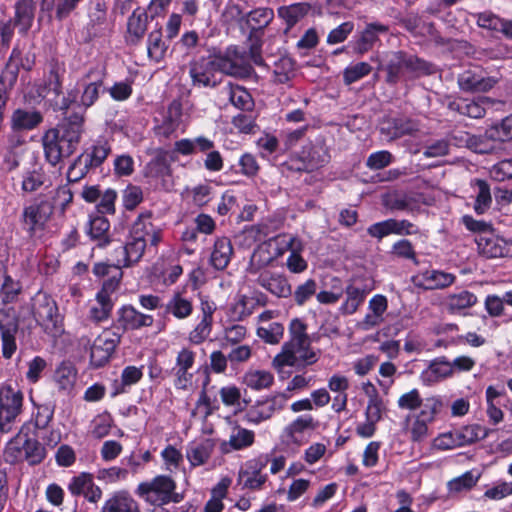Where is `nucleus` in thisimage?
<instances>
[{"instance_id":"1","label":"nucleus","mask_w":512,"mask_h":512,"mask_svg":"<svg viewBox=\"0 0 512 512\" xmlns=\"http://www.w3.org/2000/svg\"><path fill=\"white\" fill-rule=\"evenodd\" d=\"M252 67L236 46L227 48L223 55L202 57L190 65L189 75L194 86L214 88L221 82V74L247 77Z\"/></svg>"},{"instance_id":"2","label":"nucleus","mask_w":512,"mask_h":512,"mask_svg":"<svg viewBox=\"0 0 512 512\" xmlns=\"http://www.w3.org/2000/svg\"><path fill=\"white\" fill-rule=\"evenodd\" d=\"M84 116L73 113L56 128L49 129L42 137L46 160L56 166L63 158L71 156L77 149L83 133Z\"/></svg>"},{"instance_id":"3","label":"nucleus","mask_w":512,"mask_h":512,"mask_svg":"<svg viewBox=\"0 0 512 512\" xmlns=\"http://www.w3.org/2000/svg\"><path fill=\"white\" fill-rule=\"evenodd\" d=\"M385 62L386 82L390 85L436 73L434 64L405 51L388 52Z\"/></svg>"},{"instance_id":"4","label":"nucleus","mask_w":512,"mask_h":512,"mask_svg":"<svg viewBox=\"0 0 512 512\" xmlns=\"http://www.w3.org/2000/svg\"><path fill=\"white\" fill-rule=\"evenodd\" d=\"M24 393L16 385L4 382L0 385V432H11L23 413Z\"/></svg>"},{"instance_id":"5","label":"nucleus","mask_w":512,"mask_h":512,"mask_svg":"<svg viewBox=\"0 0 512 512\" xmlns=\"http://www.w3.org/2000/svg\"><path fill=\"white\" fill-rule=\"evenodd\" d=\"M32 313L37 323L52 336H60L63 332L62 318L58 313L55 300L48 294L39 291L32 298Z\"/></svg>"},{"instance_id":"6","label":"nucleus","mask_w":512,"mask_h":512,"mask_svg":"<svg viewBox=\"0 0 512 512\" xmlns=\"http://www.w3.org/2000/svg\"><path fill=\"white\" fill-rule=\"evenodd\" d=\"M175 481L166 475H158L151 480L141 482L136 494L150 505L161 506L169 502H178L175 493Z\"/></svg>"},{"instance_id":"7","label":"nucleus","mask_w":512,"mask_h":512,"mask_svg":"<svg viewBox=\"0 0 512 512\" xmlns=\"http://www.w3.org/2000/svg\"><path fill=\"white\" fill-rule=\"evenodd\" d=\"M320 354V350H315L311 344L283 345L281 352L274 357L272 365L279 372L286 366L302 370L315 364Z\"/></svg>"},{"instance_id":"8","label":"nucleus","mask_w":512,"mask_h":512,"mask_svg":"<svg viewBox=\"0 0 512 512\" xmlns=\"http://www.w3.org/2000/svg\"><path fill=\"white\" fill-rule=\"evenodd\" d=\"M54 213V204L46 197L36 198L22 211L21 221L24 230L33 237L43 231Z\"/></svg>"},{"instance_id":"9","label":"nucleus","mask_w":512,"mask_h":512,"mask_svg":"<svg viewBox=\"0 0 512 512\" xmlns=\"http://www.w3.org/2000/svg\"><path fill=\"white\" fill-rule=\"evenodd\" d=\"M106 68L98 63L91 66L78 80L77 85L82 89L80 105L85 109L93 106L103 91Z\"/></svg>"},{"instance_id":"10","label":"nucleus","mask_w":512,"mask_h":512,"mask_svg":"<svg viewBox=\"0 0 512 512\" xmlns=\"http://www.w3.org/2000/svg\"><path fill=\"white\" fill-rule=\"evenodd\" d=\"M289 397L290 396L285 393H278L257 400L247 409L244 415L245 421L251 425H259L271 419L276 412L281 411L285 407Z\"/></svg>"},{"instance_id":"11","label":"nucleus","mask_w":512,"mask_h":512,"mask_svg":"<svg viewBox=\"0 0 512 512\" xmlns=\"http://www.w3.org/2000/svg\"><path fill=\"white\" fill-rule=\"evenodd\" d=\"M319 422L310 414H303L295 418L284 427L281 432V442L287 447H300L307 442L305 434L316 430Z\"/></svg>"},{"instance_id":"12","label":"nucleus","mask_w":512,"mask_h":512,"mask_svg":"<svg viewBox=\"0 0 512 512\" xmlns=\"http://www.w3.org/2000/svg\"><path fill=\"white\" fill-rule=\"evenodd\" d=\"M268 463L267 458H253L244 463L238 472V483L244 489L261 490L268 477L263 473Z\"/></svg>"},{"instance_id":"13","label":"nucleus","mask_w":512,"mask_h":512,"mask_svg":"<svg viewBox=\"0 0 512 512\" xmlns=\"http://www.w3.org/2000/svg\"><path fill=\"white\" fill-rule=\"evenodd\" d=\"M475 242L478 252L486 258L512 256V242L501 237L494 229L476 236Z\"/></svg>"},{"instance_id":"14","label":"nucleus","mask_w":512,"mask_h":512,"mask_svg":"<svg viewBox=\"0 0 512 512\" xmlns=\"http://www.w3.org/2000/svg\"><path fill=\"white\" fill-rule=\"evenodd\" d=\"M183 116L182 103L179 100H173L163 112L161 122L154 128L156 136L169 139L178 130L184 131L185 123Z\"/></svg>"},{"instance_id":"15","label":"nucleus","mask_w":512,"mask_h":512,"mask_svg":"<svg viewBox=\"0 0 512 512\" xmlns=\"http://www.w3.org/2000/svg\"><path fill=\"white\" fill-rule=\"evenodd\" d=\"M120 339L121 335L112 330H104L98 335L90 348L91 364L95 367L106 364L120 343Z\"/></svg>"},{"instance_id":"16","label":"nucleus","mask_w":512,"mask_h":512,"mask_svg":"<svg viewBox=\"0 0 512 512\" xmlns=\"http://www.w3.org/2000/svg\"><path fill=\"white\" fill-rule=\"evenodd\" d=\"M494 104V100L486 96H478L472 99L457 98L450 100L447 107L450 111L473 119L483 118L488 107Z\"/></svg>"},{"instance_id":"17","label":"nucleus","mask_w":512,"mask_h":512,"mask_svg":"<svg viewBox=\"0 0 512 512\" xmlns=\"http://www.w3.org/2000/svg\"><path fill=\"white\" fill-rule=\"evenodd\" d=\"M456 275L442 270L430 269L413 276V284L423 290H438L452 286Z\"/></svg>"},{"instance_id":"18","label":"nucleus","mask_w":512,"mask_h":512,"mask_svg":"<svg viewBox=\"0 0 512 512\" xmlns=\"http://www.w3.org/2000/svg\"><path fill=\"white\" fill-rule=\"evenodd\" d=\"M130 232L145 240L146 244L150 246H157L162 239V229L153 223L150 211L138 215Z\"/></svg>"},{"instance_id":"19","label":"nucleus","mask_w":512,"mask_h":512,"mask_svg":"<svg viewBox=\"0 0 512 512\" xmlns=\"http://www.w3.org/2000/svg\"><path fill=\"white\" fill-rule=\"evenodd\" d=\"M146 246L145 240L130 232L126 243L115 250L117 262L123 267L137 263L142 258Z\"/></svg>"},{"instance_id":"20","label":"nucleus","mask_w":512,"mask_h":512,"mask_svg":"<svg viewBox=\"0 0 512 512\" xmlns=\"http://www.w3.org/2000/svg\"><path fill=\"white\" fill-rule=\"evenodd\" d=\"M257 284L277 297H289L292 289L286 277L278 272L264 269L256 280Z\"/></svg>"},{"instance_id":"21","label":"nucleus","mask_w":512,"mask_h":512,"mask_svg":"<svg viewBox=\"0 0 512 512\" xmlns=\"http://www.w3.org/2000/svg\"><path fill=\"white\" fill-rule=\"evenodd\" d=\"M457 83L464 92H487L495 86L497 80L472 70H466L458 75Z\"/></svg>"},{"instance_id":"22","label":"nucleus","mask_w":512,"mask_h":512,"mask_svg":"<svg viewBox=\"0 0 512 512\" xmlns=\"http://www.w3.org/2000/svg\"><path fill=\"white\" fill-rule=\"evenodd\" d=\"M386 32H388V26L386 25L378 22L367 24L360 37L352 43L353 51L358 55L365 54L379 40V35Z\"/></svg>"},{"instance_id":"23","label":"nucleus","mask_w":512,"mask_h":512,"mask_svg":"<svg viewBox=\"0 0 512 512\" xmlns=\"http://www.w3.org/2000/svg\"><path fill=\"white\" fill-rule=\"evenodd\" d=\"M151 315L143 314L133 306H123L118 311V322L124 330H137L142 327H149L153 324Z\"/></svg>"},{"instance_id":"24","label":"nucleus","mask_w":512,"mask_h":512,"mask_svg":"<svg viewBox=\"0 0 512 512\" xmlns=\"http://www.w3.org/2000/svg\"><path fill=\"white\" fill-rule=\"evenodd\" d=\"M101 512H141L138 502L125 490L113 493L103 504Z\"/></svg>"},{"instance_id":"25","label":"nucleus","mask_w":512,"mask_h":512,"mask_svg":"<svg viewBox=\"0 0 512 512\" xmlns=\"http://www.w3.org/2000/svg\"><path fill=\"white\" fill-rule=\"evenodd\" d=\"M477 303V296L468 290L448 294L442 304L450 314H462Z\"/></svg>"},{"instance_id":"26","label":"nucleus","mask_w":512,"mask_h":512,"mask_svg":"<svg viewBox=\"0 0 512 512\" xmlns=\"http://www.w3.org/2000/svg\"><path fill=\"white\" fill-rule=\"evenodd\" d=\"M388 308L387 298L381 294L373 296L369 300L368 313L361 322L364 330H370L379 326L384 321V313Z\"/></svg>"},{"instance_id":"27","label":"nucleus","mask_w":512,"mask_h":512,"mask_svg":"<svg viewBox=\"0 0 512 512\" xmlns=\"http://www.w3.org/2000/svg\"><path fill=\"white\" fill-rule=\"evenodd\" d=\"M14 8L13 24L20 34L26 35L34 22L35 6L32 0H17Z\"/></svg>"},{"instance_id":"28","label":"nucleus","mask_w":512,"mask_h":512,"mask_svg":"<svg viewBox=\"0 0 512 512\" xmlns=\"http://www.w3.org/2000/svg\"><path fill=\"white\" fill-rule=\"evenodd\" d=\"M254 442L255 433L252 430L237 425L232 429L229 440L222 444V450L225 453L239 451L252 446Z\"/></svg>"},{"instance_id":"29","label":"nucleus","mask_w":512,"mask_h":512,"mask_svg":"<svg viewBox=\"0 0 512 512\" xmlns=\"http://www.w3.org/2000/svg\"><path fill=\"white\" fill-rule=\"evenodd\" d=\"M221 93L237 109L248 111L254 106L250 93L242 86L229 82L221 89Z\"/></svg>"},{"instance_id":"30","label":"nucleus","mask_w":512,"mask_h":512,"mask_svg":"<svg viewBox=\"0 0 512 512\" xmlns=\"http://www.w3.org/2000/svg\"><path fill=\"white\" fill-rule=\"evenodd\" d=\"M452 375V366L445 358H438L432 361L429 366L422 371L420 379L424 385H432Z\"/></svg>"},{"instance_id":"31","label":"nucleus","mask_w":512,"mask_h":512,"mask_svg":"<svg viewBox=\"0 0 512 512\" xmlns=\"http://www.w3.org/2000/svg\"><path fill=\"white\" fill-rule=\"evenodd\" d=\"M215 444L211 439L193 442L186 449V457L192 467L205 464L214 450Z\"/></svg>"},{"instance_id":"32","label":"nucleus","mask_w":512,"mask_h":512,"mask_svg":"<svg viewBox=\"0 0 512 512\" xmlns=\"http://www.w3.org/2000/svg\"><path fill=\"white\" fill-rule=\"evenodd\" d=\"M43 121L40 112L34 110L16 109L11 116L13 131L32 130Z\"/></svg>"},{"instance_id":"33","label":"nucleus","mask_w":512,"mask_h":512,"mask_svg":"<svg viewBox=\"0 0 512 512\" xmlns=\"http://www.w3.org/2000/svg\"><path fill=\"white\" fill-rule=\"evenodd\" d=\"M147 29V14L141 9H135L128 19L126 40L132 45H137Z\"/></svg>"},{"instance_id":"34","label":"nucleus","mask_w":512,"mask_h":512,"mask_svg":"<svg viewBox=\"0 0 512 512\" xmlns=\"http://www.w3.org/2000/svg\"><path fill=\"white\" fill-rule=\"evenodd\" d=\"M49 184V178L40 165H34L22 174L21 189L26 193L36 192L42 187H48Z\"/></svg>"},{"instance_id":"35","label":"nucleus","mask_w":512,"mask_h":512,"mask_svg":"<svg viewBox=\"0 0 512 512\" xmlns=\"http://www.w3.org/2000/svg\"><path fill=\"white\" fill-rule=\"evenodd\" d=\"M477 24L481 28L500 32L506 38L512 40V20L503 19L495 14L484 12L477 16Z\"/></svg>"},{"instance_id":"36","label":"nucleus","mask_w":512,"mask_h":512,"mask_svg":"<svg viewBox=\"0 0 512 512\" xmlns=\"http://www.w3.org/2000/svg\"><path fill=\"white\" fill-rule=\"evenodd\" d=\"M144 173L146 177L162 179L171 175L168 153L164 150L156 152L155 156L146 164Z\"/></svg>"},{"instance_id":"37","label":"nucleus","mask_w":512,"mask_h":512,"mask_svg":"<svg viewBox=\"0 0 512 512\" xmlns=\"http://www.w3.org/2000/svg\"><path fill=\"white\" fill-rule=\"evenodd\" d=\"M233 247L231 241L227 237L218 238L211 253V264L217 270L225 269L232 257Z\"/></svg>"},{"instance_id":"38","label":"nucleus","mask_w":512,"mask_h":512,"mask_svg":"<svg viewBox=\"0 0 512 512\" xmlns=\"http://www.w3.org/2000/svg\"><path fill=\"white\" fill-rule=\"evenodd\" d=\"M21 291L22 285L20 282L8 275L5 267L0 264V295L2 304L7 305L16 302Z\"/></svg>"},{"instance_id":"39","label":"nucleus","mask_w":512,"mask_h":512,"mask_svg":"<svg viewBox=\"0 0 512 512\" xmlns=\"http://www.w3.org/2000/svg\"><path fill=\"white\" fill-rule=\"evenodd\" d=\"M481 478V472L477 469L466 471L462 475L448 481L447 489L450 495H457L470 491Z\"/></svg>"},{"instance_id":"40","label":"nucleus","mask_w":512,"mask_h":512,"mask_svg":"<svg viewBox=\"0 0 512 512\" xmlns=\"http://www.w3.org/2000/svg\"><path fill=\"white\" fill-rule=\"evenodd\" d=\"M110 153L111 146L108 141L98 140L84 153L80 154V156L84 158L86 166H89L90 168H96L105 161Z\"/></svg>"},{"instance_id":"41","label":"nucleus","mask_w":512,"mask_h":512,"mask_svg":"<svg viewBox=\"0 0 512 512\" xmlns=\"http://www.w3.org/2000/svg\"><path fill=\"white\" fill-rule=\"evenodd\" d=\"M165 312L177 319H186L193 313L192 301L181 293H174L166 303Z\"/></svg>"},{"instance_id":"42","label":"nucleus","mask_w":512,"mask_h":512,"mask_svg":"<svg viewBox=\"0 0 512 512\" xmlns=\"http://www.w3.org/2000/svg\"><path fill=\"white\" fill-rule=\"evenodd\" d=\"M243 383L250 389H268L274 383V376L267 370L250 369L243 375Z\"/></svg>"},{"instance_id":"43","label":"nucleus","mask_w":512,"mask_h":512,"mask_svg":"<svg viewBox=\"0 0 512 512\" xmlns=\"http://www.w3.org/2000/svg\"><path fill=\"white\" fill-rule=\"evenodd\" d=\"M21 65V52L14 48L11 52L9 60L0 74V84L11 89L17 81Z\"/></svg>"},{"instance_id":"44","label":"nucleus","mask_w":512,"mask_h":512,"mask_svg":"<svg viewBox=\"0 0 512 512\" xmlns=\"http://www.w3.org/2000/svg\"><path fill=\"white\" fill-rule=\"evenodd\" d=\"M79 2L80 0H57V2L56 0H42L40 10L49 13L51 17V13L55 9L56 19L62 21L70 15Z\"/></svg>"},{"instance_id":"45","label":"nucleus","mask_w":512,"mask_h":512,"mask_svg":"<svg viewBox=\"0 0 512 512\" xmlns=\"http://www.w3.org/2000/svg\"><path fill=\"white\" fill-rule=\"evenodd\" d=\"M143 376L141 367L127 366L123 369L120 380H115L113 383L112 396L125 393L128 387L138 383Z\"/></svg>"},{"instance_id":"46","label":"nucleus","mask_w":512,"mask_h":512,"mask_svg":"<svg viewBox=\"0 0 512 512\" xmlns=\"http://www.w3.org/2000/svg\"><path fill=\"white\" fill-rule=\"evenodd\" d=\"M456 431V440L459 443V447L470 445L476 441L485 439L489 430L479 424H471L463 426Z\"/></svg>"},{"instance_id":"47","label":"nucleus","mask_w":512,"mask_h":512,"mask_svg":"<svg viewBox=\"0 0 512 512\" xmlns=\"http://www.w3.org/2000/svg\"><path fill=\"white\" fill-rule=\"evenodd\" d=\"M274 18V12L271 8L261 7L250 11L245 16V22L251 29V33L257 32L270 24Z\"/></svg>"},{"instance_id":"48","label":"nucleus","mask_w":512,"mask_h":512,"mask_svg":"<svg viewBox=\"0 0 512 512\" xmlns=\"http://www.w3.org/2000/svg\"><path fill=\"white\" fill-rule=\"evenodd\" d=\"M288 333L289 340L283 345L312 344L314 340V336L307 333V324L299 318L290 321Z\"/></svg>"},{"instance_id":"49","label":"nucleus","mask_w":512,"mask_h":512,"mask_svg":"<svg viewBox=\"0 0 512 512\" xmlns=\"http://www.w3.org/2000/svg\"><path fill=\"white\" fill-rule=\"evenodd\" d=\"M54 412L55 404L52 402L43 404H37L33 402L32 418L35 428L37 430H47L54 418Z\"/></svg>"},{"instance_id":"50","label":"nucleus","mask_w":512,"mask_h":512,"mask_svg":"<svg viewBox=\"0 0 512 512\" xmlns=\"http://www.w3.org/2000/svg\"><path fill=\"white\" fill-rule=\"evenodd\" d=\"M367 291L356 285H349L346 288V300L341 306L343 314L351 315L355 313L360 305L364 302Z\"/></svg>"},{"instance_id":"51","label":"nucleus","mask_w":512,"mask_h":512,"mask_svg":"<svg viewBox=\"0 0 512 512\" xmlns=\"http://www.w3.org/2000/svg\"><path fill=\"white\" fill-rule=\"evenodd\" d=\"M109 221L104 216L92 217L89 221L88 235L92 240L98 241V246L103 247L109 243Z\"/></svg>"},{"instance_id":"52","label":"nucleus","mask_w":512,"mask_h":512,"mask_svg":"<svg viewBox=\"0 0 512 512\" xmlns=\"http://www.w3.org/2000/svg\"><path fill=\"white\" fill-rule=\"evenodd\" d=\"M310 10V6L306 3H295L289 6H283L278 9V15L287 24L288 28L299 22Z\"/></svg>"},{"instance_id":"53","label":"nucleus","mask_w":512,"mask_h":512,"mask_svg":"<svg viewBox=\"0 0 512 512\" xmlns=\"http://www.w3.org/2000/svg\"><path fill=\"white\" fill-rule=\"evenodd\" d=\"M168 45L162 39L161 29L153 30L149 33L147 39V53L149 58L160 62L167 51Z\"/></svg>"},{"instance_id":"54","label":"nucleus","mask_w":512,"mask_h":512,"mask_svg":"<svg viewBox=\"0 0 512 512\" xmlns=\"http://www.w3.org/2000/svg\"><path fill=\"white\" fill-rule=\"evenodd\" d=\"M388 125V127H382L381 132L384 133L387 130V134L391 139L410 135L418 130L417 124L409 119H395L389 122Z\"/></svg>"},{"instance_id":"55","label":"nucleus","mask_w":512,"mask_h":512,"mask_svg":"<svg viewBox=\"0 0 512 512\" xmlns=\"http://www.w3.org/2000/svg\"><path fill=\"white\" fill-rule=\"evenodd\" d=\"M474 185L477 188L474 210L479 215L484 214L492 203L490 186L486 181L481 179H476Z\"/></svg>"},{"instance_id":"56","label":"nucleus","mask_w":512,"mask_h":512,"mask_svg":"<svg viewBox=\"0 0 512 512\" xmlns=\"http://www.w3.org/2000/svg\"><path fill=\"white\" fill-rule=\"evenodd\" d=\"M419 408L420 411L416 416L428 423H432L441 412L443 401L438 396L427 397L422 400V404Z\"/></svg>"},{"instance_id":"57","label":"nucleus","mask_w":512,"mask_h":512,"mask_svg":"<svg viewBox=\"0 0 512 512\" xmlns=\"http://www.w3.org/2000/svg\"><path fill=\"white\" fill-rule=\"evenodd\" d=\"M112 309L113 302L111 298L96 294V303L91 306L89 317L96 323L105 321L109 318Z\"/></svg>"},{"instance_id":"58","label":"nucleus","mask_w":512,"mask_h":512,"mask_svg":"<svg viewBox=\"0 0 512 512\" xmlns=\"http://www.w3.org/2000/svg\"><path fill=\"white\" fill-rule=\"evenodd\" d=\"M54 380L61 390H70L76 381V371L71 364L62 363L55 371Z\"/></svg>"},{"instance_id":"59","label":"nucleus","mask_w":512,"mask_h":512,"mask_svg":"<svg viewBox=\"0 0 512 512\" xmlns=\"http://www.w3.org/2000/svg\"><path fill=\"white\" fill-rule=\"evenodd\" d=\"M22 144L18 137H11L3 155V168L6 171H13L19 167L20 155L16 148Z\"/></svg>"},{"instance_id":"60","label":"nucleus","mask_w":512,"mask_h":512,"mask_svg":"<svg viewBox=\"0 0 512 512\" xmlns=\"http://www.w3.org/2000/svg\"><path fill=\"white\" fill-rule=\"evenodd\" d=\"M23 454L31 465L41 463L46 457L45 448L35 439H27L23 444Z\"/></svg>"},{"instance_id":"61","label":"nucleus","mask_w":512,"mask_h":512,"mask_svg":"<svg viewBox=\"0 0 512 512\" xmlns=\"http://www.w3.org/2000/svg\"><path fill=\"white\" fill-rule=\"evenodd\" d=\"M257 335L266 343L278 344L284 335V326L279 322H271L257 329Z\"/></svg>"},{"instance_id":"62","label":"nucleus","mask_w":512,"mask_h":512,"mask_svg":"<svg viewBox=\"0 0 512 512\" xmlns=\"http://www.w3.org/2000/svg\"><path fill=\"white\" fill-rule=\"evenodd\" d=\"M486 135L490 139L501 142L512 139V115L505 117L500 123L488 129Z\"/></svg>"},{"instance_id":"63","label":"nucleus","mask_w":512,"mask_h":512,"mask_svg":"<svg viewBox=\"0 0 512 512\" xmlns=\"http://www.w3.org/2000/svg\"><path fill=\"white\" fill-rule=\"evenodd\" d=\"M273 261V256L266 247H259L251 256L248 271L251 274H258Z\"/></svg>"},{"instance_id":"64","label":"nucleus","mask_w":512,"mask_h":512,"mask_svg":"<svg viewBox=\"0 0 512 512\" xmlns=\"http://www.w3.org/2000/svg\"><path fill=\"white\" fill-rule=\"evenodd\" d=\"M222 403L227 407H234L236 411L243 409L241 391L235 385L224 386L219 390Z\"/></svg>"}]
</instances>
